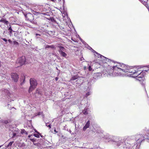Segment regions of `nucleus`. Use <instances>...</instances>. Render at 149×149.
I'll list each match as a JSON object with an SVG mask.
<instances>
[{
    "label": "nucleus",
    "mask_w": 149,
    "mask_h": 149,
    "mask_svg": "<svg viewBox=\"0 0 149 149\" xmlns=\"http://www.w3.org/2000/svg\"><path fill=\"white\" fill-rule=\"evenodd\" d=\"M110 62L111 65L114 64V65H112V66H110V69L107 71L108 73L110 76L113 77L127 76L130 67L129 66L123 63H117V64H116L115 62L111 60H110Z\"/></svg>",
    "instance_id": "1"
},
{
    "label": "nucleus",
    "mask_w": 149,
    "mask_h": 149,
    "mask_svg": "<svg viewBox=\"0 0 149 149\" xmlns=\"http://www.w3.org/2000/svg\"><path fill=\"white\" fill-rule=\"evenodd\" d=\"M139 135H141L145 137H146V135L145 136L141 134H139L136 135L135 137L134 136H125L120 141L118 140L119 137H115V139H113L112 140L113 141L116 143V144L117 146H121L124 149H134L133 147L135 146V144H131L130 142L131 141L134 140V138H135V140L136 141V144H137L136 147L137 146H139L141 143L139 144L137 142V140L136 138L137 136Z\"/></svg>",
    "instance_id": "2"
},
{
    "label": "nucleus",
    "mask_w": 149,
    "mask_h": 149,
    "mask_svg": "<svg viewBox=\"0 0 149 149\" xmlns=\"http://www.w3.org/2000/svg\"><path fill=\"white\" fill-rule=\"evenodd\" d=\"M128 74L127 76L131 77H134L137 76H143L144 77L145 74V72L143 71L141 72V70H140L141 69V68H136L134 67H130Z\"/></svg>",
    "instance_id": "3"
},
{
    "label": "nucleus",
    "mask_w": 149,
    "mask_h": 149,
    "mask_svg": "<svg viewBox=\"0 0 149 149\" xmlns=\"http://www.w3.org/2000/svg\"><path fill=\"white\" fill-rule=\"evenodd\" d=\"M38 10L34 9H31V12L24 13L26 20L29 21L32 23L34 19V17L33 14L35 15H38L40 13L39 11H38Z\"/></svg>",
    "instance_id": "4"
},
{
    "label": "nucleus",
    "mask_w": 149,
    "mask_h": 149,
    "mask_svg": "<svg viewBox=\"0 0 149 149\" xmlns=\"http://www.w3.org/2000/svg\"><path fill=\"white\" fill-rule=\"evenodd\" d=\"M9 130L10 131L9 133L10 137H11L13 139L16 136H19V134L20 131L17 128L14 127L12 125H9Z\"/></svg>",
    "instance_id": "5"
},
{
    "label": "nucleus",
    "mask_w": 149,
    "mask_h": 149,
    "mask_svg": "<svg viewBox=\"0 0 149 149\" xmlns=\"http://www.w3.org/2000/svg\"><path fill=\"white\" fill-rule=\"evenodd\" d=\"M30 82L31 86L29 89V93H30L36 88L37 85V82L35 79L33 78L30 79Z\"/></svg>",
    "instance_id": "6"
},
{
    "label": "nucleus",
    "mask_w": 149,
    "mask_h": 149,
    "mask_svg": "<svg viewBox=\"0 0 149 149\" xmlns=\"http://www.w3.org/2000/svg\"><path fill=\"white\" fill-rule=\"evenodd\" d=\"M38 9L39 11H38V10H38V11H39L40 12V14H41L42 15L45 16L49 15V13L48 12L42 13H41V12H42L43 11H45L46 10V9L45 8H44L42 6H38Z\"/></svg>",
    "instance_id": "7"
},
{
    "label": "nucleus",
    "mask_w": 149,
    "mask_h": 149,
    "mask_svg": "<svg viewBox=\"0 0 149 149\" xmlns=\"http://www.w3.org/2000/svg\"><path fill=\"white\" fill-rule=\"evenodd\" d=\"M25 62V57L24 56H22V57L19 58L17 61V62L19 63V65H22L24 64Z\"/></svg>",
    "instance_id": "8"
},
{
    "label": "nucleus",
    "mask_w": 149,
    "mask_h": 149,
    "mask_svg": "<svg viewBox=\"0 0 149 149\" xmlns=\"http://www.w3.org/2000/svg\"><path fill=\"white\" fill-rule=\"evenodd\" d=\"M95 56H97L98 58H101L103 59L104 60V62L105 63H106L107 62H109L110 61V60L109 59H108V58H106V57H105L104 56L102 55H101L100 54L98 53H97L96 54H95Z\"/></svg>",
    "instance_id": "9"
},
{
    "label": "nucleus",
    "mask_w": 149,
    "mask_h": 149,
    "mask_svg": "<svg viewBox=\"0 0 149 149\" xmlns=\"http://www.w3.org/2000/svg\"><path fill=\"white\" fill-rule=\"evenodd\" d=\"M12 79L15 82H17L18 79V75L16 73H12L11 75Z\"/></svg>",
    "instance_id": "10"
},
{
    "label": "nucleus",
    "mask_w": 149,
    "mask_h": 149,
    "mask_svg": "<svg viewBox=\"0 0 149 149\" xmlns=\"http://www.w3.org/2000/svg\"><path fill=\"white\" fill-rule=\"evenodd\" d=\"M102 74L101 73L97 72L95 73L93 78L95 79H98L101 77Z\"/></svg>",
    "instance_id": "11"
},
{
    "label": "nucleus",
    "mask_w": 149,
    "mask_h": 149,
    "mask_svg": "<svg viewBox=\"0 0 149 149\" xmlns=\"http://www.w3.org/2000/svg\"><path fill=\"white\" fill-rule=\"evenodd\" d=\"M87 93H86L85 97H87L90 95L92 93L91 90V87H88V89L86 91Z\"/></svg>",
    "instance_id": "12"
},
{
    "label": "nucleus",
    "mask_w": 149,
    "mask_h": 149,
    "mask_svg": "<svg viewBox=\"0 0 149 149\" xmlns=\"http://www.w3.org/2000/svg\"><path fill=\"white\" fill-rule=\"evenodd\" d=\"M11 121V120L10 119H8L6 120H4L1 119L0 118V123H2L3 124H6Z\"/></svg>",
    "instance_id": "13"
},
{
    "label": "nucleus",
    "mask_w": 149,
    "mask_h": 149,
    "mask_svg": "<svg viewBox=\"0 0 149 149\" xmlns=\"http://www.w3.org/2000/svg\"><path fill=\"white\" fill-rule=\"evenodd\" d=\"M90 121L88 120L85 126H84L83 128V130L85 131L87 128H88L90 126Z\"/></svg>",
    "instance_id": "14"
},
{
    "label": "nucleus",
    "mask_w": 149,
    "mask_h": 149,
    "mask_svg": "<svg viewBox=\"0 0 149 149\" xmlns=\"http://www.w3.org/2000/svg\"><path fill=\"white\" fill-rule=\"evenodd\" d=\"M134 77L136 79L138 80L139 81H143L145 79L144 77H143V76H142V77L137 76L136 77Z\"/></svg>",
    "instance_id": "15"
},
{
    "label": "nucleus",
    "mask_w": 149,
    "mask_h": 149,
    "mask_svg": "<svg viewBox=\"0 0 149 149\" xmlns=\"http://www.w3.org/2000/svg\"><path fill=\"white\" fill-rule=\"evenodd\" d=\"M0 22H3L6 25H8V21H7L6 19H4L3 18L1 19L0 20Z\"/></svg>",
    "instance_id": "16"
},
{
    "label": "nucleus",
    "mask_w": 149,
    "mask_h": 149,
    "mask_svg": "<svg viewBox=\"0 0 149 149\" xmlns=\"http://www.w3.org/2000/svg\"><path fill=\"white\" fill-rule=\"evenodd\" d=\"M88 108H85L83 111V113L85 115H87L88 113Z\"/></svg>",
    "instance_id": "17"
},
{
    "label": "nucleus",
    "mask_w": 149,
    "mask_h": 149,
    "mask_svg": "<svg viewBox=\"0 0 149 149\" xmlns=\"http://www.w3.org/2000/svg\"><path fill=\"white\" fill-rule=\"evenodd\" d=\"M59 47L60 49L58 50L59 52H63L65 50V49L64 47L62 46H59Z\"/></svg>",
    "instance_id": "18"
},
{
    "label": "nucleus",
    "mask_w": 149,
    "mask_h": 149,
    "mask_svg": "<svg viewBox=\"0 0 149 149\" xmlns=\"http://www.w3.org/2000/svg\"><path fill=\"white\" fill-rule=\"evenodd\" d=\"M35 131L37 133V134H33V136L37 138H39L40 137V134L36 130H35Z\"/></svg>",
    "instance_id": "19"
},
{
    "label": "nucleus",
    "mask_w": 149,
    "mask_h": 149,
    "mask_svg": "<svg viewBox=\"0 0 149 149\" xmlns=\"http://www.w3.org/2000/svg\"><path fill=\"white\" fill-rule=\"evenodd\" d=\"M59 53L61 56L63 57H66L67 56V54L64 52H60Z\"/></svg>",
    "instance_id": "20"
},
{
    "label": "nucleus",
    "mask_w": 149,
    "mask_h": 149,
    "mask_svg": "<svg viewBox=\"0 0 149 149\" xmlns=\"http://www.w3.org/2000/svg\"><path fill=\"white\" fill-rule=\"evenodd\" d=\"M76 84H80L82 82V80L80 79H78L76 81Z\"/></svg>",
    "instance_id": "21"
},
{
    "label": "nucleus",
    "mask_w": 149,
    "mask_h": 149,
    "mask_svg": "<svg viewBox=\"0 0 149 149\" xmlns=\"http://www.w3.org/2000/svg\"><path fill=\"white\" fill-rule=\"evenodd\" d=\"M13 143H14V141H13L10 142L8 143V145H7V146H6V148H8L9 147H11V146L12 145Z\"/></svg>",
    "instance_id": "22"
},
{
    "label": "nucleus",
    "mask_w": 149,
    "mask_h": 149,
    "mask_svg": "<svg viewBox=\"0 0 149 149\" xmlns=\"http://www.w3.org/2000/svg\"><path fill=\"white\" fill-rule=\"evenodd\" d=\"M78 78V77L77 76H74L73 77H72L70 80L71 81H74L75 80L77 79Z\"/></svg>",
    "instance_id": "23"
},
{
    "label": "nucleus",
    "mask_w": 149,
    "mask_h": 149,
    "mask_svg": "<svg viewBox=\"0 0 149 149\" xmlns=\"http://www.w3.org/2000/svg\"><path fill=\"white\" fill-rule=\"evenodd\" d=\"M13 43L14 45H15L16 47H17L19 45L18 43L16 41H13Z\"/></svg>",
    "instance_id": "24"
},
{
    "label": "nucleus",
    "mask_w": 149,
    "mask_h": 149,
    "mask_svg": "<svg viewBox=\"0 0 149 149\" xmlns=\"http://www.w3.org/2000/svg\"><path fill=\"white\" fill-rule=\"evenodd\" d=\"M10 27H9V28L8 29V30L9 31V32L10 33H11L12 31V28L11 27L10 25Z\"/></svg>",
    "instance_id": "25"
},
{
    "label": "nucleus",
    "mask_w": 149,
    "mask_h": 149,
    "mask_svg": "<svg viewBox=\"0 0 149 149\" xmlns=\"http://www.w3.org/2000/svg\"><path fill=\"white\" fill-rule=\"evenodd\" d=\"M53 47V45H47L46 47H45V48H52Z\"/></svg>",
    "instance_id": "26"
},
{
    "label": "nucleus",
    "mask_w": 149,
    "mask_h": 149,
    "mask_svg": "<svg viewBox=\"0 0 149 149\" xmlns=\"http://www.w3.org/2000/svg\"><path fill=\"white\" fill-rule=\"evenodd\" d=\"M46 125L47 127H49V128H51V124H49L48 123H46Z\"/></svg>",
    "instance_id": "27"
},
{
    "label": "nucleus",
    "mask_w": 149,
    "mask_h": 149,
    "mask_svg": "<svg viewBox=\"0 0 149 149\" xmlns=\"http://www.w3.org/2000/svg\"><path fill=\"white\" fill-rule=\"evenodd\" d=\"M2 39L4 41L6 42V44L7 43V41H8V40H6V39H5V38H2Z\"/></svg>",
    "instance_id": "28"
},
{
    "label": "nucleus",
    "mask_w": 149,
    "mask_h": 149,
    "mask_svg": "<svg viewBox=\"0 0 149 149\" xmlns=\"http://www.w3.org/2000/svg\"><path fill=\"white\" fill-rule=\"evenodd\" d=\"M30 140L32 141V142H34L35 141V140L34 139H32L31 138L30 139Z\"/></svg>",
    "instance_id": "29"
},
{
    "label": "nucleus",
    "mask_w": 149,
    "mask_h": 149,
    "mask_svg": "<svg viewBox=\"0 0 149 149\" xmlns=\"http://www.w3.org/2000/svg\"><path fill=\"white\" fill-rule=\"evenodd\" d=\"M88 70L90 71H91L92 70V68L90 66H89L88 68Z\"/></svg>",
    "instance_id": "30"
},
{
    "label": "nucleus",
    "mask_w": 149,
    "mask_h": 149,
    "mask_svg": "<svg viewBox=\"0 0 149 149\" xmlns=\"http://www.w3.org/2000/svg\"><path fill=\"white\" fill-rule=\"evenodd\" d=\"M92 52L94 53H96V54H97V52H96L95 51V50H94L93 49H92Z\"/></svg>",
    "instance_id": "31"
},
{
    "label": "nucleus",
    "mask_w": 149,
    "mask_h": 149,
    "mask_svg": "<svg viewBox=\"0 0 149 149\" xmlns=\"http://www.w3.org/2000/svg\"><path fill=\"white\" fill-rule=\"evenodd\" d=\"M8 42L10 43H11L12 42V41L10 40V39H9L8 40Z\"/></svg>",
    "instance_id": "32"
},
{
    "label": "nucleus",
    "mask_w": 149,
    "mask_h": 149,
    "mask_svg": "<svg viewBox=\"0 0 149 149\" xmlns=\"http://www.w3.org/2000/svg\"><path fill=\"white\" fill-rule=\"evenodd\" d=\"M25 132H26V131H25V130H22V133H24Z\"/></svg>",
    "instance_id": "33"
},
{
    "label": "nucleus",
    "mask_w": 149,
    "mask_h": 149,
    "mask_svg": "<svg viewBox=\"0 0 149 149\" xmlns=\"http://www.w3.org/2000/svg\"><path fill=\"white\" fill-rule=\"evenodd\" d=\"M33 136L32 135H29V136H28V137L29 138H31V136Z\"/></svg>",
    "instance_id": "34"
},
{
    "label": "nucleus",
    "mask_w": 149,
    "mask_h": 149,
    "mask_svg": "<svg viewBox=\"0 0 149 149\" xmlns=\"http://www.w3.org/2000/svg\"><path fill=\"white\" fill-rule=\"evenodd\" d=\"M36 36H40V35L39 34H38V33H36Z\"/></svg>",
    "instance_id": "35"
},
{
    "label": "nucleus",
    "mask_w": 149,
    "mask_h": 149,
    "mask_svg": "<svg viewBox=\"0 0 149 149\" xmlns=\"http://www.w3.org/2000/svg\"><path fill=\"white\" fill-rule=\"evenodd\" d=\"M88 49H91V50H92V49H93L91 47H90V46H89L88 47Z\"/></svg>",
    "instance_id": "36"
},
{
    "label": "nucleus",
    "mask_w": 149,
    "mask_h": 149,
    "mask_svg": "<svg viewBox=\"0 0 149 149\" xmlns=\"http://www.w3.org/2000/svg\"><path fill=\"white\" fill-rule=\"evenodd\" d=\"M37 93H38V94L39 93V92L38 90H37L36 93H35V95H36Z\"/></svg>",
    "instance_id": "37"
},
{
    "label": "nucleus",
    "mask_w": 149,
    "mask_h": 149,
    "mask_svg": "<svg viewBox=\"0 0 149 149\" xmlns=\"http://www.w3.org/2000/svg\"><path fill=\"white\" fill-rule=\"evenodd\" d=\"M42 112H41H41H39V113H38V115H40V114H41H41H42Z\"/></svg>",
    "instance_id": "38"
},
{
    "label": "nucleus",
    "mask_w": 149,
    "mask_h": 149,
    "mask_svg": "<svg viewBox=\"0 0 149 149\" xmlns=\"http://www.w3.org/2000/svg\"><path fill=\"white\" fill-rule=\"evenodd\" d=\"M58 78H57V77H56L55 78V80H56V81H57V80H58Z\"/></svg>",
    "instance_id": "39"
},
{
    "label": "nucleus",
    "mask_w": 149,
    "mask_h": 149,
    "mask_svg": "<svg viewBox=\"0 0 149 149\" xmlns=\"http://www.w3.org/2000/svg\"><path fill=\"white\" fill-rule=\"evenodd\" d=\"M54 132H56V133H57V132L56 131V129H54Z\"/></svg>",
    "instance_id": "40"
},
{
    "label": "nucleus",
    "mask_w": 149,
    "mask_h": 149,
    "mask_svg": "<svg viewBox=\"0 0 149 149\" xmlns=\"http://www.w3.org/2000/svg\"><path fill=\"white\" fill-rule=\"evenodd\" d=\"M3 146V145L0 146V148Z\"/></svg>",
    "instance_id": "41"
},
{
    "label": "nucleus",
    "mask_w": 149,
    "mask_h": 149,
    "mask_svg": "<svg viewBox=\"0 0 149 149\" xmlns=\"http://www.w3.org/2000/svg\"><path fill=\"white\" fill-rule=\"evenodd\" d=\"M69 132H70V133H71V130H69Z\"/></svg>",
    "instance_id": "42"
},
{
    "label": "nucleus",
    "mask_w": 149,
    "mask_h": 149,
    "mask_svg": "<svg viewBox=\"0 0 149 149\" xmlns=\"http://www.w3.org/2000/svg\"><path fill=\"white\" fill-rule=\"evenodd\" d=\"M63 3H65V1L64 0H63Z\"/></svg>",
    "instance_id": "43"
},
{
    "label": "nucleus",
    "mask_w": 149,
    "mask_h": 149,
    "mask_svg": "<svg viewBox=\"0 0 149 149\" xmlns=\"http://www.w3.org/2000/svg\"><path fill=\"white\" fill-rule=\"evenodd\" d=\"M53 54V55H55V56L56 55L55 54Z\"/></svg>",
    "instance_id": "44"
},
{
    "label": "nucleus",
    "mask_w": 149,
    "mask_h": 149,
    "mask_svg": "<svg viewBox=\"0 0 149 149\" xmlns=\"http://www.w3.org/2000/svg\"><path fill=\"white\" fill-rule=\"evenodd\" d=\"M26 134H28V133H27V132H26Z\"/></svg>",
    "instance_id": "45"
},
{
    "label": "nucleus",
    "mask_w": 149,
    "mask_h": 149,
    "mask_svg": "<svg viewBox=\"0 0 149 149\" xmlns=\"http://www.w3.org/2000/svg\"><path fill=\"white\" fill-rule=\"evenodd\" d=\"M80 40L81 41H82V40L81 38L80 39Z\"/></svg>",
    "instance_id": "46"
},
{
    "label": "nucleus",
    "mask_w": 149,
    "mask_h": 149,
    "mask_svg": "<svg viewBox=\"0 0 149 149\" xmlns=\"http://www.w3.org/2000/svg\"><path fill=\"white\" fill-rule=\"evenodd\" d=\"M23 84V83H21V84L22 85V84Z\"/></svg>",
    "instance_id": "47"
},
{
    "label": "nucleus",
    "mask_w": 149,
    "mask_h": 149,
    "mask_svg": "<svg viewBox=\"0 0 149 149\" xmlns=\"http://www.w3.org/2000/svg\"><path fill=\"white\" fill-rule=\"evenodd\" d=\"M24 80H25V78H24Z\"/></svg>",
    "instance_id": "48"
},
{
    "label": "nucleus",
    "mask_w": 149,
    "mask_h": 149,
    "mask_svg": "<svg viewBox=\"0 0 149 149\" xmlns=\"http://www.w3.org/2000/svg\"><path fill=\"white\" fill-rule=\"evenodd\" d=\"M40 135V136H41V137H42V136H41V135Z\"/></svg>",
    "instance_id": "49"
}]
</instances>
